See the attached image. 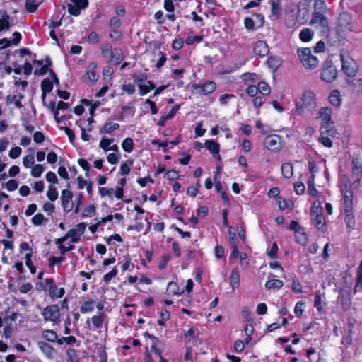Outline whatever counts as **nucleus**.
Here are the masks:
<instances>
[{
	"mask_svg": "<svg viewBox=\"0 0 362 362\" xmlns=\"http://www.w3.org/2000/svg\"><path fill=\"white\" fill-rule=\"evenodd\" d=\"M192 88L199 93L206 95L213 93L215 90L216 84L214 81H207L204 83L193 84Z\"/></svg>",
	"mask_w": 362,
	"mask_h": 362,
	"instance_id": "6e6552de",
	"label": "nucleus"
},
{
	"mask_svg": "<svg viewBox=\"0 0 362 362\" xmlns=\"http://www.w3.org/2000/svg\"><path fill=\"white\" fill-rule=\"evenodd\" d=\"M257 74L254 73H245L242 76V79L245 82L254 81L257 79Z\"/></svg>",
	"mask_w": 362,
	"mask_h": 362,
	"instance_id": "69168bd1",
	"label": "nucleus"
},
{
	"mask_svg": "<svg viewBox=\"0 0 362 362\" xmlns=\"http://www.w3.org/2000/svg\"><path fill=\"white\" fill-rule=\"evenodd\" d=\"M21 148L20 147H14L12 148L9 151V156L10 158L15 159L20 156L21 153Z\"/></svg>",
	"mask_w": 362,
	"mask_h": 362,
	"instance_id": "338daca9",
	"label": "nucleus"
},
{
	"mask_svg": "<svg viewBox=\"0 0 362 362\" xmlns=\"http://www.w3.org/2000/svg\"><path fill=\"white\" fill-rule=\"evenodd\" d=\"M122 148L124 151L130 153L134 148V142L130 137H127L122 144Z\"/></svg>",
	"mask_w": 362,
	"mask_h": 362,
	"instance_id": "49530a36",
	"label": "nucleus"
},
{
	"mask_svg": "<svg viewBox=\"0 0 362 362\" xmlns=\"http://www.w3.org/2000/svg\"><path fill=\"white\" fill-rule=\"evenodd\" d=\"M42 315L46 321L56 322L59 317V311L57 305H52L47 306L42 311Z\"/></svg>",
	"mask_w": 362,
	"mask_h": 362,
	"instance_id": "9b49d317",
	"label": "nucleus"
},
{
	"mask_svg": "<svg viewBox=\"0 0 362 362\" xmlns=\"http://www.w3.org/2000/svg\"><path fill=\"white\" fill-rule=\"evenodd\" d=\"M308 192L313 197H315L317 194V191L315 187V175H312L308 180Z\"/></svg>",
	"mask_w": 362,
	"mask_h": 362,
	"instance_id": "ea45409f",
	"label": "nucleus"
},
{
	"mask_svg": "<svg viewBox=\"0 0 362 362\" xmlns=\"http://www.w3.org/2000/svg\"><path fill=\"white\" fill-rule=\"evenodd\" d=\"M229 284L233 289L238 288L240 285V273L238 268H234L229 278Z\"/></svg>",
	"mask_w": 362,
	"mask_h": 362,
	"instance_id": "b1692460",
	"label": "nucleus"
},
{
	"mask_svg": "<svg viewBox=\"0 0 362 362\" xmlns=\"http://www.w3.org/2000/svg\"><path fill=\"white\" fill-rule=\"evenodd\" d=\"M40 3H37L36 0H25V9L29 13H34L38 8Z\"/></svg>",
	"mask_w": 362,
	"mask_h": 362,
	"instance_id": "79ce46f5",
	"label": "nucleus"
},
{
	"mask_svg": "<svg viewBox=\"0 0 362 362\" xmlns=\"http://www.w3.org/2000/svg\"><path fill=\"white\" fill-rule=\"evenodd\" d=\"M344 214H345L344 221H345L346 227L349 230V232H350L355 227L356 221H355L354 216L353 214L352 210H349V209H344Z\"/></svg>",
	"mask_w": 362,
	"mask_h": 362,
	"instance_id": "412c9836",
	"label": "nucleus"
},
{
	"mask_svg": "<svg viewBox=\"0 0 362 362\" xmlns=\"http://www.w3.org/2000/svg\"><path fill=\"white\" fill-rule=\"evenodd\" d=\"M332 109L328 107H322L319 110L318 117L320 119V124H328L327 122H332L331 119Z\"/></svg>",
	"mask_w": 362,
	"mask_h": 362,
	"instance_id": "f3484780",
	"label": "nucleus"
},
{
	"mask_svg": "<svg viewBox=\"0 0 362 362\" xmlns=\"http://www.w3.org/2000/svg\"><path fill=\"white\" fill-rule=\"evenodd\" d=\"M258 90L263 95H267L270 93V88L265 82H259L257 86Z\"/></svg>",
	"mask_w": 362,
	"mask_h": 362,
	"instance_id": "864d4df0",
	"label": "nucleus"
},
{
	"mask_svg": "<svg viewBox=\"0 0 362 362\" xmlns=\"http://www.w3.org/2000/svg\"><path fill=\"white\" fill-rule=\"evenodd\" d=\"M23 128L25 131L26 134H33V136H43V134L39 132V131H34V127L30 124H28V122L25 121L22 124Z\"/></svg>",
	"mask_w": 362,
	"mask_h": 362,
	"instance_id": "a19ab883",
	"label": "nucleus"
},
{
	"mask_svg": "<svg viewBox=\"0 0 362 362\" xmlns=\"http://www.w3.org/2000/svg\"><path fill=\"white\" fill-rule=\"evenodd\" d=\"M13 24L12 18L6 12H4L0 18V32L8 30Z\"/></svg>",
	"mask_w": 362,
	"mask_h": 362,
	"instance_id": "6ab92c4d",
	"label": "nucleus"
},
{
	"mask_svg": "<svg viewBox=\"0 0 362 362\" xmlns=\"http://www.w3.org/2000/svg\"><path fill=\"white\" fill-rule=\"evenodd\" d=\"M311 24L324 26L326 24V18L320 12H315L311 19Z\"/></svg>",
	"mask_w": 362,
	"mask_h": 362,
	"instance_id": "7c9ffc66",
	"label": "nucleus"
},
{
	"mask_svg": "<svg viewBox=\"0 0 362 362\" xmlns=\"http://www.w3.org/2000/svg\"><path fill=\"white\" fill-rule=\"evenodd\" d=\"M337 76V71L335 66H328L323 69L321 73V78L325 82H332Z\"/></svg>",
	"mask_w": 362,
	"mask_h": 362,
	"instance_id": "ddd939ff",
	"label": "nucleus"
},
{
	"mask_svg": "<svg viewBox=\"0 0 362 362\" xmlns=\"http://www.w3.org/2000/svg\"><path fill=\"white\" fill-rule=\"evenodd\" d=\"M283 281L279 279L268 280L265 283V288L267 289H279L282 288Z\"/></svg>",
	"mask_w": 362,
	"mask_h": 362,
	"instance_id": "72a5a7b5",
	"label": "nucleus"
},
{
	"mask_svg": "<svg viewBox=\"0 0 362 362\" xmlns=\"http://www.w3.org/2000/svg\"><path fill=\"white\" fill-rule=\"evenodd\" d=\"M117 274V269L114 268L110 272H108L107 274H106L103 276V281L105 283H109L112 280V278L116 276Z\"/></svg>",
	"mask_w": 362,
	"mask_h": 362,
	"instance_id": "680f3d73",
	"label": "nucleus"
},
{
	"mask_svg": "<svg viewBox=\"0 0 362 362\" xmlns=\"http://www.w3.org/2000/svg\"><path fill=\"white\" fill-rule=\"evenodd\" d=\"M253 50L255 54L259 57L267 56L269 53V47L263 40H259L254 45Z\"/></svg>",
	"mask_w": 362,
	"mask_h": 362,
	"instance_id": "dca6fc26",
	"label": "nucleus"
},
{
	"mask_svg": "<svg viewBox=\"0 0 362 362\" xmlns=\"http://www.w3.org/2000/svg\"><path fill=\"white\" fill-rule=\"evenodd\" d=\"M44 171V167L40 165L37 164L33 166V168L31 170V175L34 177H40L42 173Z\"/></svg>",
	"mask_w": 362,
	"mask_h": 362,
	"instance_id": "8fccbe9b",
	"label": "nucleus"
},
{
	"mask_svg": "<svg viewBox=\"0 0 362 362\" xmlns=\"http://www.w3.org/2000/svg\"><path fill=\"white\" fill-rule=\"evenodd\" d=\"M148 337L153 340V344L151 346L152 351L154 352L155 354H156L158 356H160L161 351L157 348V344L158 342V339L153 336L148 334Z\"/></svg>",
	"mask_w": 362,
	"mask_h": 362,
	"instance_id": "bf43d9fd",
	"label": "nucleus"
},
{
	"mask_svg": "<svg viewBox=\"0 0 362 362\" xmlns=\"http://www.w3.org/2000/svg\"><path fill=\"white\" fill-rule=\"evenodd\" d=\"M281 173L286 178H290L293 174V168L292 164L289 163H284L281 165Z\"/></svg>",
	"mask_w": 362,
	"mask_h": 362,
	"instance_id": "c9c22d12",
	"label": "nucleus"
},
{
	"mask_svg": "<svg viewBox=\"0 0 362 362\" xmlns=\"http://www.w3.org/2000/svg\"><path fill=\"white\" fill-rule=\"evenodd\" d=\"M66 234L69 238H71V243H77L81 239V235H79L74 228L69 230Z\"/></svg>",
	"mask_w": 362,
	"mask_h": 362,
	"instance_id": "3c124183",
	"label": "nucleus"
},
{
	"mask_svg": "<svg viewBox=\"0 0 362 362\" xmlns=\"http://www.w3.org/2000/svg\"><path fill=\"white\" fill-rule=\"evenodd\" d=\"M52 111L54 113V119L59 123L66 118H69V117H66V115H60L59 110H68L69 108V105L67 103L59 101L57 105L54 106V103L52 102L49 105Z\"/></svg>",
	"mask_w": 362,
	"mask_h": 362,
	"instance_id": "9d476101",
	"label": "nucleus"
},
{
	"mask_svg": "<svg viewBox=\"0 0 362 362\" xmlns=\"http://www.w3.org/2000/svg\"><path fill=\"white\" fill-rule=\"evenodd\" d=\"M298 55L303 66L307 69H314L318 65V59L312 54L310 48L298 49Z\"/></svg>",
	"mask_w": 362,
	"mask_h": 362,
	"instance_id": "7ed1b4c3",
	"label": "nucleus"
},
{
	"mask_svg": "<svg viewBox=\"0 0 362 362\" xmlns=\"http://www.w3.org/2000/svg\"><path fill=\"white\" fill-rule=\"evenodd\" d=\"M301 100L305 108L313 110L316 107V95L310 90L303 92Z\"/></svg>",
	"mask_w": 362,
	"mask_h": 362,
	"instance_id": "f8f14e48",
	"label": "nucleus"
},
{
	"mask_svg": "<svg viewBox=\"0 0 362 362\" xmlns=\"http://www.w3.org/2000/svg\"><path fill=\"white\" fill-rule=\"evenodd\" d=\"M235 98V95L234 94L226 93L220 96L219 102L221 105H226L228 102V100Z\"/></svg>",
	"mask_w": 362,
	"mask_h": 362,
	"instance_id": "e2e57ef3",
	"label": "nucleus"
},
{
	"mask_svg": "<svg viewBox=\"0 0 362 362\" xmlns=\"http://www.w3.org/2000/svg\"><path fill=\"white\" fill-rule=\"evenodd\" d=\"M95 301L89 299L85 301L83 305L80 308V311L81 313H87L93 311L95 308Z\"/></svg>",
	"mask_w": 362,
	"mask_h": 362,
	"instance_id": "473e14b6",
	"label": "nucleus"
},
{
	"mask_svg": "<svg viewBox=\"0 0 362 362\" xmlns=\"http://www.w3.org/2000/svg\"><path fill=\"white\" fill-rule=\"evenodd\" d=\"M353 29L352 19L351 16L346 13H341L337 21V30L339 32H347L351 31Z\"/></svg>",
	"mask_w": 362,
	"mask_h": 362,
	"instance_id": "39448f33",
	"label": "nucleus"
},
{
	"mask_svg": "<svg viewBox=\"0 0 362 362\" xmlns=\"http://www.w3.org/2000/svg\"><path fill=\"white\" fill-rule=\"evenodd\" d=\"M167 293L169 295H180L183 293V291L180 293L179 286L177 283L170 281L167 286Z\"/></svg>",
	"mask_w": 362,
	"mask_h": 362,
	"instance_id": "58836bf2",
	"label": "nucleus"
},
{
	"mask_svg": "<svg viewBox=\"0 0 362 362\" xmlns=\"http://www.w3.org/2000/svg\"><path fill=\"white\" fill-rule=\"evenodd\" d=\"M97 64L92 62L88 65L86 68V76L87 78L93 82H95L98 80V74L96 73Z\"/></svg>",
	"mask_w": 362,
	"mask_h": 362,
	"instance_id": "aec40b11",
	"label": "nucleus"
},
{
	"mask_svg": "<svg viewBox=\"0 0 362 362\" xmlns=\"http://www.w3.org/2000/svg\"><path fill=\"white\" fill-rule=\"evenodd\" d=\"M42 337L48 341H57V334L53 330H45L42 332Z\"/></svg>",
	"mask_w": 362,
	"mask_h": 362,
	"instance_id": "e433bc0d",
	"label": "nucleus"
},
{
	"mask_svg": "<svg viewBox=\"0 0 362 362\" xmlns=\"http://www.w3.org/2000/svg\"><path fill=\"white\" fill-rule=\"evenodd\" d=\"M313 31L310 28H303L299 34V37L303 42H309L313 37Z\"/></svg>",
	"mask_w": 362,
	"mask_h": 362,
	"instance_id": "f704fd0d",
	"label": "nucleus"
},
{
	"mask_svg": "<svg viewBox=\"0 0 362 362\" xmlns=\"http://www.w3.org/2000/svg\"><path fill=\"white\" fill-rule=\"evenodd\" d=\"M71 4L67 5L69 14L78 16L81 10L85 9L88 6V0H71Z\"/></svg>",
	"mask_w": 362,
	"mask_h": 362,
	"instance_id": "423d86ee",
	"label": "nucleus"
},
{
	"mask_svg": "<svg viewBox=\"0 0 362 362\" xmlns=\"http://www.w3.org/2000/svg\"><path fill=\"white\" fill-rule=\"evenodd\" d=\"M76 342V339L74 336H69L66 337H62L61 339L57 340V343L59 344H62L63 343H66V344L71 345L74 344Z\"/></svg>",
	"mask_w": 362,
	"mask_h": 362,
	"instance_id": "6e6d98bb",
	"label": "nucleus"
},
{
	"mask_svg": "<svg viewBox=\"0 0 362 362\" xmlns=\"http://www.w3.org/2000/svg\"><path fill=\"white\" fill-rule=\"evenodd\" d=\"M344 193V209L352 210V200L353 193L351 191L346 190L343 192Z\"/></svg>",
	"mask_w": 362,
	"mask_h": 362,
	"instance_id": "2f4dec72",
	"label": "nucleus"
},
{
	"mask_svg": "<svg viewBox=\"0 0 362 362\" xmlns=\"http://www.w3.org/2000/svg\"><path fill=\"white\" fill-rule=\"evenodd\" d=\"M119 128V124L115 122H107L106 123L101 131L102 133L110 134L114 130Z\"/></svg>",
	"mask_w": 362,
	"mask_h": 362,
	"instance_id": "37998d69",
	"label": "nucleus"
},
{
	"mask_svg": "<svg viewBox=\"0 0 362 362\" xmlns=\"http://www.w3.org/2000/svg\"><path fill=\"white\" fill-rule=\"evenodd\" d=\"M271 14L279 17L281 11V0H270Z\"/></svg>",
	"mask_w": 362,
	"mask_h": 362,
	"instance_id": "c756f323",
	"label": "nucleus"
},
{
	"mask_svg": "<svg viewBox=\"0 0 362 362\" xmlns=\"http://www.w3.org/2000/svg\"><path fill=\"white\" fill-rule=\"evenodd\" d=\"M329 100L331 104L336 107H339L341 103V95L338 90H334L329 96Z\"/></svg>",
	"mask_w": 362,
	"mask_h": 362,
	"instance_id": "c85d7f7f",
	"label": "nucleus"
},
{
	"mask_svg": "<svg viewBox=\"0 0 362 362\" xmlns=\"http://www.w3.org/2000/svg\"><path fill=\"white\" fill-rule=\"evenodd\" d=\"M70 187V185H67V189H63L61 194V202L63 209L66 212H70L74 207L73 204V194L71 191L69 190Z\"/></svg>",
	"mask_w": 362,
	"mask_h": 362,
	"instance_id": "0eeeda50",
	"label": "nucleus"
},
{
	"mask_svg": "<svg viewBox=\"0 0 362 362\" xmlns=\"http://www.w3.org/2000/svg\"><path fill=\"white\" fill-rule=\"evenodd\" d=\"M341 61L342 70L349 78L355 76L358 69L356 62L345 54H341Z\"/></svg>",
	"mask_w": 362,
	"mask_h": 362,
	"instance_id": "20e7f679",
	"label": "nucleus"
},
{
	"mask_svg": "<svg viewBox=\"0 0 362 362\" xmlns=\"http://www.w3.org/2000/svg\"><path fill=\"white\" fill-rule=\"evenodd\" d=\"M47 222V219L45 218L44 215L42 214H37L32 218V223L35 226H40L46 223Z\"/></svg>",
	"mask_w": 362,
	"mask_h": 362,
	"instance_id": "de8ad7c7",
	"label": "nucleus"
},
{
	"mask_svg": "<svg viewBox=\"0 0 362 362\" xmlns=\"http://www.w3.org/2000/svg\"><path fill=\"white\" fill-rule=\"evenodd\" d=\"M64 259H65V257L62 255L61 257H56L52 256V257H50L48 259L49 266V267H53L55 264H59L62 262H64Z\"/></svg>",
	"mask_w": 362,
	"mask_h": 362,
	"instance_id": "4d7b16f0",
	"label": "nucleus"
},
{
	"mask_svg": "<svg viewBox=\"0 0 362 362\" xmlns=\"http://www.w3.org/2000/svg\"><path fill=\"white\" fill-rule=\"evenodd\" d=\"M31 257H32V253L31 252H28V253H27L25 255V265L30 269V273L32 274H34L36 272V268H35V267L33 265V264L32 262Z\"/></svg>",
	"mask_w": 362,
	"mask_h": 362,
	"instance_id": "09e8293b",
	"label": "nucleus"
},
{
	"mask_svg": "<svg viewBox=\"0 0 362 362\" xmlns=\"http://www.w3.org/2000/svg\"><path fill=\"white\" fill-rule=\"evenodd\" d=\"M114 139L103 137L100 142V147L103 149L105 152L112 151L115 152L118 151V146L114 144Z\"/></svg>",
	"mask_w": 362,
	"mask_h": 362,
	"instance_id": "2eb2a0df",
	"label": "nucleus"
},
{
	"mask_svg": "<svg viewBox=\"0 0 362 362\" xmlns=\"http://www.w3.org/2000/svg\"><path fill=\"white\" fill-rule=\"evenodd\" d=\"M101 52L103 57L109 59V62L119 64L123 59V52L119 48L112 49L109 44H105L101 47Z\"/></svg>",
	"mask_w": 362,
	"mask_h": 362,
	"instance_id": "f03ea898",
	"label": "nucleus"
},
{
	"mask_svg": "<svg viewBox=\"0 0 362 362\" xmlns=\"http://www.w3.org/2000/svg\"><path fill=\"white\" fill-rule=\"evenodd\" d=\"M95 214V207L94 205L91 204L89 205L88 207H86L83 213L82 216L83 217H92Z\"/></svg>",
	"mask_w": 362,
	"mask_h": 362,
	"instance_id": "5fc2aeb1",
	"label": "nucleus"
},
{
	"mask_svg": "<svg viewBox=\"0 0 362 362\" xmlns=\"http://www.w3.org/2000/svg\"><path fill=\"white\" fill-rule=\"evenodd\" d=\"M264 144L267 148L272 151H279L282 147L280 137H265Z\"/></svg>",
	"mask_w": 362,
	"mask_h": 362,
	"instance_id": "4468645a",
	"label": "nucleus"
},
{
	"mask_svg": "<svg viewBox=\"0 0 362 362\" xmlns=\"http://www.w3.org/2000/svg\"><path fill=\"white\" fill-rule=\"evenodd\" d=\"M132 165V162L128 160L125 163H123L120 165V173L122 175H126L129 173L131 170V165Z\"/></svg>",
	"mask_w": 362,
	"mask_h": 362,
	"instance_id": "603ef678",
	"label": "nucleus"
},
{
	"mask_svg": "<svg viewBox=\"0 0 362 362\" xmlns=\"http://www.w3.org/2000/svg\"><path fill=\"white\" fill-rule=\"evenodd\" d=\"M328 124H321L320 134L321 136H332L335 134L333 122H327Z\"/></svg>",
	"mask_w": 362,
	"mask_h": 362,
	"instance_id": "393cba45",
	"label": "nucleus"
},
{
	"mask_svg": "<svg viewBox=\"0 0 362 362\" xmlns=\"http://www.w3.org/2000/svg\"><path fill=\"white\" fill-rule=\"evenodd\" d=\"M310 216L313 223L318 230L324 231L325 230V220L322 214V208L320 201L313 202L310 209Z\"/></svg>",
	"mask_w": 362,
	"mask_h": 362,
	"instance_id": "f257e3e1",
	"label": "nucleus"
},
{
	"mask_svg": "<svg viewBox=\"0 0 362 362\" xmlns=\"http://www.w3.org/2000/svg\"><path fill=\"white\" fill-rule=\"evenodd\" d=\"M45 284L48 287L49 294L52 298H60L63 297L65 293L64 289L63 288H58L54 283L52 279H46Z\"/></svg>",
	"mask_w": 362,
	"mask_h": 362,
	"instance_id": "1a4fd4ad",
	"label": "nucleus"
},
{
	"mask_svg": "<svg viewBox=\"0 0 362 362\" xmlns=\"http://www.w3.org/2000/svg\"><path fill=\"white\" fill-rule=\"evenodd\" d=\"M352 176L356 178L358 183L362 177V165L358 158H354L352 160Z\"/></svg>",
	"mask_w": 362,
	"mask_h": 362,
	"instance_id": "a211bd4d",
	"label": "nucleus"
},
{
	"mask_svg": "<svg viewBox=\"0 0 362 362\" xmlns=\"http://www.w3.org/2000/svg\"><path fill=\"white\" fill-rule=\"evenodd\" d=\"M39 349L42 352L45 354L48 358H52L54 353V349L49 344L45 341H39L37 343Z\"/></svg>",
	"mask_w": 362,
	"mask_h": 362,
	"instance_id": "a878e982",
	"label": "nucleus"
},
{
	"mask_svg": "<svg viewBox=\"0 0 362 362\" xmlns=\"http://www.w3.org/2000/svg\"><path fill=\"white\" fill-rule=\"evenodd\" d=\"M347 83L351 87L354 92L360 93L362 92V79H354L350 78L347 79Z\"/></svg>",
	"mask_w": 362,
	"mask_h": 362,
	"instance_id": "cd10ccee",
	"label": "nucleus"
},
{
	"mask_svg": "<svg viewBox=\"0 0 362 362\" xmlns=\"http://www.w3.org/2000/svg\"><path fill=\"white\" fill-rule=\"evenodd\" d=\"M34 156L32 155H27L23 159V164L27 168H30L34 164Z\"/></svg>",
	"mask_w": 362,
	"mask_h": 362,
	"instance_id": "052dcab7",
	"label": "nucleus"
},
{
	"mask_svg": "<svg viewBox=\"0 0 362 362\" xmlns=\"http://www.w3.org/2000/svg\"><path fill=\"white\" fill-rule=\"evenodd\" d=\"M206 149L210 151L218 160H221V156L219 155V145L216 143L214 140H207L205 144Z\"/></svg>",
	"mask_w": 362,
	"mask_h": 362,
	"instance_id": "4be33fe9",
	"label": "nucleus"
},
{
	"mask_svg": "<svg viewBox=\"0 0 362 362\" xmlns=\"http://www.w3.org/2000/svg\"><path fill=\"white\" fill-rule=\"evenodd\" d=\"M42 88V100L43 103L45 101L46 95L50 93L53 89V83L49 78H45L41 82Z\"/></svg>",
	"mask_w": 362,
	"mask_h": 362,
	"instance_id": "5701e85b",
	"label": "nucleus"
},
{
	"mask_svg": "<svg viewBox=\"0 0 362 362\" xmlns=\"http://www.w3.org/2000/svg\"><path fill=\"white\" fill-rule=\"evenodd\" d=\"M314 8L316 11H322L326 9V4L325 0H315Z\"/></svg>",
	"mask_w": 362,
	"mask_h": 362,
	"instance_id": "0e129e2a",
	"label": "nucleus"
},
{
	"mask_svg": "<svg viewBox=\"0 0 362 362\" xmlns=\"http://www.w3.org/2000/svg\"><path fill=\"white\" fill-rule=\"evenodd\" d=\"M106 318V315L103 312H98V313L95 315H93L91 317V322L93 326L98 329L100 328L105 322Z\"/></svg>",
	"mask_w": 362,
	"mask_h": 362,
	"instance_id": "bb28decb",
	"label": "nucleus"
},
{
	"mask_svg": "<svg viewBox=\"0 0 362 362\" xmlns=\"http://www.w3.org/2000/svg\"><path fill=\"white\" fill-rule=\"evenodd\" d=\"M304 311V303L299 301L298 302L294 308V313L296 315L300 316Z\"/></svg>",
	"mask_w": 362,
	"mask_h": 362,
	"instance_id": "774afa93",
	"label": "nucleus"
},
{
	"mask_svg": "<svg viewBox=\"0 0 362 362\" xmlns=\"http://www.w3.org/2000/svg\"><path fill=\"white\" fill-rule=\"evenodd\" d=\"M147 85L139 84V93L141 95H144L149 93L151 90L156 88V85L152 81H148Z\"/></svg>",
	"mask_w": 362,
	"mask_h": 362,
	"instance_id": "4c0bfd02",
	"label": "nucleus"
},
{
	"mask_svg": "<svg viewBox=\"0 0 362 362\" xmlns=\"http://www.w3.org/2000/svg\"><path fill=\"white\" fill-rule=\"evenodd\" d=\"M113 192H114L113 188H107V187H103L99 189V193L101 195V197H103L107 196L110 198H112Z\"/></svg>",
	"mask_w": 362,
	"mask_h": 362,
	"instance_id": "13d9d810",
	"label": "nucleus"
},
{
	"mask_svg": "<svg viewBox=\"0 0 362 362\" xmlns=\"http://www.w3.org/2000/svg\"><path fill=\"white\" fill-rule=\"evenodd\" d=\"M296 240L304 245L307 243V235L305 234V233L301 229V230H298V231L296 232Z\"/></svg>",
	"mask_w": 362,
	"mask_h": 362,
	"instance_id": "a18cd8bd",
	"label": "nucleus"
},
{
	"mask_svg": "<svg viewBox=\"0 0 362 362\" xmlns=\"http://www.w3.org/2000/svg\"><path fill=\"white\" fill-rule=\"evenodd\" d=\"M58 195L59 194H58L57 188L54 185H49L47 192V196L48 199L50 201L54 202L57 199Z\"/></svg>",
	"mask_w": 362,
	"mask_h": 362,
	"instance_id": "c03bdc74",
	"label": "nucleus"
}]
</instances>
